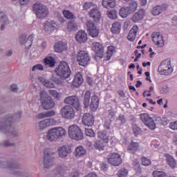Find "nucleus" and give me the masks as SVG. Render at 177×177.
Listing matches in <instances>:
<instances>
[{
    "instance_id": "obj_1",
    "label": "nucleus",
    "mask_w": 177,
    "mask_h": 177,
    "mask_svg": "<svg viewBox=\"0 0 177 177\" xmlns=\"http://www.w3.org/2000/svg\"><path fill=\"white\" fill-rule=\"evenodd\" d=\"M66 133H67V132L63 127H54L47 132L46 139L50 142H56L57 139H60V138L66 136Z\"/></svg>"
},
{
    "instance_id": "obj_63",
    "label": "nucleus",
    "mask_w": 177,
    "mask_h": 177,
    "mask_svg": "<svg viewBox=\"0 0 177 177\" xmlns=\"http://www.w3.org/2000/svg\"><path fill=\"white\" fill-rule=\"evenodd\" d=\"M30 1L31 0H19V3L22 6L28 5V3H30Z\"/></svg>"
},
{
    "instance_id": "obj_50",
    "label": "nucleus",
    "mask_w": 177,
    "mask_h": 177,
    "mask_svg": "<svg viewBox=\"0 0 177 177\" xmlns=\"http://www.w3.org/2000/svg\"><path fill=\"white\" fill-rule=\"evenodd\" d=\"M132 129L135 136H138L141 132L140 127L136 124L133 125Z\"/></svg>"
},
{
    "instance_id": "obj_13",
    "label": "nucleus",
    "mask_w": 177,
    "mask_h": 177,
    "mask_svg": "<svg viewBox=\"0 0 177 177\" xmlns=\"http://www.w3.org/2000/svg\"><path fill=\"white\" fill-rule=\"evenodd\" d=\"M152 41L158 48H162L164 46V37L160 32L152 34Z\"/></svg>"
},
{
    "instance_id": "obj_60",
    "label": "nucleus",
    "mask_w": 177,
    "mask_h": 177,
    "mask_svg": "<svg viewBox=\"0 0 177 177\" xmlns=\"http://www.w3.org/2000/svg\"><path fill=\"white\" fill-rule=\"evenodd\" d=\"M153 120L156 122L155 124H156L157 125L161 124V118H160L159 116H155L153 118Z\"/></svg>"
},
{
    "instance_id": "obj_25",
    "label": "nucleus",
    "mask_w": 177,
    "mask_h": 177,
    "mask_svg": "<svg viewBox=\"0 0 177 177\" xmlns=\"http://www.w3.org/2000/svg\"><path fill=\"white\" fill-rule=\"evenodd\" d=\"M145 9H140L139 11L134 13L131 17V20L133 23H138L140 20L145 18Z\"/></svg>"
},
{
    "instance_id": "obj_36",
    "label": "nucleus",
    "mask_w": 177,
    "mask_h": 177,
    "mask_svg": "<svg viewBox=\"0 0 177 177\" xmlns=\"http://www.w3.org/2000/svg\"><path fill=\"white\" fill-rule=\"evenodd\" d=\"M44 64L48 67H55V64H56V61L52 57H47L44 59Z\"/></svg>"
},
{
    "instance_id": "obj_22",
    "label": "nucleus",
    "mask_w": 177,
    "mask_h": 177,
    "mask_svg": "<svg viewBox=\"0 0 177 177\" xmlns=\"http://www.w3.org/2000/svg\"><path fill=\"white\" fill-rule=\"evenodd\" d=\"M59 156L61 158H66L68 156L69 153H71V148L66 145H63L62 147H59Z\"/></svg>"
},
{
    "instance_id": "obj_46",
    "label": "nucleus",
    "mask_w": 177,
    "mask_h": 177,
    "mask_svg": "<svg viewBox=\"0 0 177 177\" xmlns=\"http://www.w3.org/2000/svg\"><path fill=\"white\" fill-rule=\"evenodd\" d=\"M0 21L4 23V24H8L9 23V20H8V17L5 15V12H0Z\"/></svg>"
},
{
    "instance_id": "obj_10",
    "label": "nucleus",
    "mask_w": 177,
    "mask_h": 177,
    "mask_svg": "<svg viewBox=\"0 0 177 177\" xmlns=\"http://www.w3.org/2000/svg\"><path fill=\"white\" fill-rule=\"evenodd\" d=\"M140 117L142 122H143V124L146 125V127H148L149 129H152V130L156 129V122H154V120L153 119V118L150 117L149 114L141 113L140 115Z\"/></svg>"
},
{
    "instance_id": "obj_17",
    "label": "nucleus",
    "mask_w": 177,
    "mask_h": 177,
    "mask_svg": "<svg viewBox=\"0 0 177 177\" xmlns=\"http://www.w3.org/2000/svg\"><path fill=\"white\" fill-rule=\"evenodd\" d=\"M54 124L55 120L53 119H45L38 122V128L40 131H44V129L52 127Z\"/></svg>"
},
{
    "instance_id": "obj_29",
    "label": "nucleus",
    "mask_w": 177,
    "mask_h": 177,
    "mask_svg": "<svg viewBox=\"0 0 177 177\" xmlns=\"http://www.w3.org/2000/svg\"><path fill=\"white\" fill-rule=\"evenodd\" d=\"M86 154V150L82 146H78L75 149V157H84Z\"/></svg>"
},
{
    "instance_id": "obj_44",
    "label": "nucleus",
    "mask_w": 177,
    "mask_h": 177,
    "mask_svg": "<svg viewBox=\"0 0 177 177\" xmlns=\"http://www.w3.org/2000/svg\"><path fill=\"white\" fill-rule=\"evenodd\" d=\"M167 160L168 165L171 167V168H175V166L176 165V162L175 161V159L169 155L167 156Z\"/></svg>"
},
{
    "instance_id": "obj_55",
    "label": "nucleus",
    "mask_w": 177,
    "mask_h": 177,
    "mask_svg": "<svg viewBox=\"0 0 177 177\" xmlns=\"http://www.w3.org/2000/svg\"><path fill=\"white\" fill-rule=\"evenodd\" d=\"M27 39V35L26 34H23L19 37V44L21 45H24V41H26V39Z\"/></svg>"
},
{
    "instance_id": "obj_3",
    "label": "nucleus",
    "mask_w": 177,
    "mask_h": 177,
    "mask_svg": "<svg viewBox=\"0 0 177 177\" xmlns=\"http://www.w3.org/2000/svg\"><path fill=\"white\" fill-rule=\"evenodd\" d=\"M39 96L41 106L44 110H49L55 107V102L53 101V99L48 95V93L46 91H41Z\"/></svg>"
},
{
    "instance_id": "obj_37",
    "label": "nucleus",
    "mask_w": 177,
    "mask_h": 177,
    "mask_svg": "<svg viewBox=\"0 0 177 177\" xmlns=\"http://www.w3.org/2000/svg\"><path fill=\"white\" fill-rule=\"evenodd\" d=\"M67 30L68 31H77L78 30V26H77L75 22L69 21L67 23Z\"/></svg>"
},
{
    "instance_id": "obj_35",
    "label": "nucleus",
    "mask_w": 177,
    "mask_h": 177,
    "mask_svg": "<svg viewBox=\"0 0 177 177\" xmlns=\"http://www.w3.org/2000/svg\"><path fill=\"white\" fill-rule=\"evenodd\" d=\"M56 114V112L53 110L47 111L46 113H41L38 115V118L42 120L44 118H48V117H53Z\"/></svg>"
},
{
    "instance_id": "obj_9",
    "label": "nucleus",
    "mask_w": 177,
    "mask_h": 177,
    "mask_svg": "<svg viewBox=\"0 0 177 177\" xmlns=\"http://www.w3.org/2000/svg\"><path fill=\"white\" fill-rule=\"evenodd\" d=\"M61 114L63 118L73 120L75 118V111L70 105H66L61 109Z\"/></svg>"
},
{
    "instance_id": "obj_59",
    "label": "nucleus",
    "mask_w": 177,
    "mask_h": 177,
    "mask_svg": "<svg viewBox=\"0 0 177 177\" xmlns=\"http://www.w3.org/2000/svg\"><path fill=\"white\" fill-rule=\"evenodd\" d=\"M169 127L174 131L177 130V121L171 122Z\"/></svg>"
},
{
    "instance_id": "obj_8",
    "label": "nucleus",
    "mask_w": 177,
    "mask_h": 177,
    "mask_svg": "<svg viewBox=\"0 0 177 177\" xmlns=\"http://www.w3.org/2000/svg\"><path fill=\"white\" fill-rule=\"evenodd\" d=\"M32 9L38 19H44V17H46L49 14L48 8L40 3L33 4Z\"/></svg>"
},
{
    "instance_id": "obj_5",
    "label": "nucleus",
    "mask_w": 177,
    "mask_h": 177,
    "mask_svg": "<svg viewBox=\"0 0 177 177\" xmlns=\"http://www.w3.org/2000/svg\"><path fill=\"white\" fill-rule=\"evenodd\" d=\"M76 60L79 66L86 67L91 62V55L88 51L80 50L77 53Z\"/></svg>"
},
{
    "instance_id": "obj_12",
    "label": "nucleus",
    "mask_w": 177,
    "mask_h": 177,
    "mask_svg": "<svg viewBox=\"0 0 177 177\" xmlns=\"http://www.w3.org/2000/svg\"><path fill=\"white\" fill-rule=\"evenodd\" d=\"M68 172V168L64 164L58 165L54 170L53 177H63Z\"/></svg>"
},
{
    "instance_id": "obj_23",
    "label": "nucleus",
    "mask_w": 177,
    "mask_h": 177,
    "mask_svg": "<svg viewBox=\"0 0 177 177\" xmlns=\"http://www.w3.org/2000/svg\"><path fill=\"white\" fill-rule=\"evenodd\" d=\"M55 52L57 53H62L64 50H67V43L59 41L54 45Z\"/></svg>"
},
{
    "instance_id": "obj_31",
    "label": "nucleus",
    "mask_w": 177,
    "mask_h": 177,
    "mask_svg": "<svg viewBox=\"0 0 177 177\" xmlns=\"http://www.w3.org/2000/svg\"><path fill=\"white\" fill-rule=\"evenodd\" d=\"M121 32V22L115 21L112 24L111 32L113 34H120Z\"/></svg>"
},
{
    "instance_id": "obj_27",
    "label": "nucleus",
    "mask_w": 177,
    "mask_h": 177,
    "mask_svg": "<svg viewBox=\"0 0 177 177\" xmlns=\"http://www.w3.org/2000/svg\"><path fill=\"white\" fill-rule=\"evenodd\" d=\"M122 162V159H121V156L117 153H113L111 154V165L114 167H118Z\"/></svg>"
},
{
    "instance_id": "obj_2",
    "label": "nucleus",
    "mask_w": 177,
    "mask_h": 177,
    "mask_svg": "<svg viewBox=\"0 0 177 177\" xmlns=\"http://www.w3.org/2000/svg\"><path fill=\"white\" fill-rule=\"evenodd\" d=\"M55 73L59 78H64V80L70 78V75H71L70 66H68V64L64 61L60 62L58 66L55 68Z\"/></svg>"
},
{
    "instance_id": "obj_32",
    "label": "nucleus",
    "mask_w": 177,
    "mask_h": 177,
    "mask_svg": "<svg viewBox=\"0 0 177 177\" xmlns=\"http://www.w3.org/2000/svg\"><path fill=\"white\" fill-rule=\"evenodd\" d=\"M89 102H91V91H86L84 95L83 104L85 109L89 107Z\"/></svg>"
},
{
    "instance_id": "obj_45",
    "label": "nucleus",
    "mask_w": 177,
    "mask_h": 177,
    "mask_svg": "<svg viewBox=\"0 0 177 177\" xmlns=\"http://www.w3.org/2000/svg\"><path fill=\"white\" fill-rule=\"evenodd\" d=\"M32 38H34V36L31 35L26 39L25 42V46L26 49H29V48H31V45H32Z\"/></svg>"
},
{
    "instance_id": "obj_54",
    "label": "nucleus",
    "mask_w": 177,
    "mask_h": 177,
    "mask_svg": "<svg viewBox=\"0 0 177 177\" xmlns=\"http://www.w3.org/2000/svg\"><path fill=\"white\" fill-rule=\"evenodd\" d=\"M93 6V2H86L84 3L83 8L85 10H88V9H91Z\"/></svg>"
},
{
    "instance_id": "obj_18",
    "label": "nucleus",
    "mask_w": 177,
    "mask_h": 177,
    "mask_svg": "<svg viewBox=\"0 0 177 177\" xmlns=\"http://www.w3.org/2000/svg\"><path fill=\"white\" fill-rule=\"evenodd\" d=\"M92 49L97 57H103V45L99 42L93 43Z\"/></svg>"
},
{
    "instance_id": "obj_14",
    "label": "nucleus",
    "mask_w": 177,
    "mask_h": 177,
    "mask_svg": "<svg viewBox=\"0 0 177 177\" xmlns=\"http://www.w3.org/2000/svg\"><path fill=\"white\" fill-rule=\"evenodd\" d=\"M84 82V77H82V74L81 73L77 72L75 75L74 79L71 82V86L72 88H80L81 85Z\"/></svg>"
},
{
    "instance_id": "obj_39",
    "label": "nucleus",
    "mask_w": 177,
    "mask_h": 177,
    "mask_svg": "<svg viewBox=\"0 0 177 177\" xmlns=\"http://www.w3.org/2000/svg\"><path fill=\"white\" fill-rule=\"evenodd\" d=\"M127 8L130 9L131 13H133V12H136V10L138 9V1L135 0H131L129 6H127Z\"/></svg>"
},
{
    "instance_id": "obj_58",
    "label": "nucleus",
    "mask_w": 177,
    "mask_h": 177,
    "mask_svg": "<svg viewBox=\"0 0 177 177\" xmlns=\"http://www.w3.org/2000/svg\"><path fill=\"white\" fill-rule=\"evenodd\" d=\"M118 121L121 122V124H125L127 122V119H125V115H120L118 118Z\"/></svg>"
},
{
    "instance_id": "obj_21",
    "label": "nucleus",
    "mask_w": 177,
    "mask_h": 177,
    "mask_svg": "<svg viewBox=\"0 0 177 177\" xmlns=\"http://www.w3.org/2000/svg\"><path fill=\"white\" fill-rule=\"evenodd\" d=\"M75 38L79 44H85L88 41V35L84 30H79L75 35Z\"/></svg>"
},
{
    "instance_id": "obj_42",
    "label": "nucleus",
    "mask_w": 177,
    "mask_h": 177,
    "mask_svg": "<svg viewBox=\"0 0 177 177\" xmlns=\"http://www.w3.org/2000/svg\"><path fill=\"white\" fill-rule=\"evenodd\" d=\"M14 120H13V116H8L6 118V124H8V125H6L5 127H3L2 129H9L11 131H13V129L12 128V126L10 125V122H13Z\"/></svg>"
},
{
    "instance_id": "obj_64",
    "label": "nucleus",
    "mask_w": 177,
    "mask_h": 177,
    "mask_svg": "<svg viewBox=\"0 0 177 177\" xmlns=\"http://www.w3.org/2000/svg\"><path fill=\"white\" fill-rule=\"evenodd\" d=\"M10 88L12 92H17L19 91V88H17V85L16 84L11 85Z\"/></svg>"
},
{
    "instance_id": "obj_30",
    "label": "nucleus",
    "mask_w": 177,
    "mask_h": 177,
    "mask_svg": "<svg viewBox=\"0 0 177 177\" xmlns=\"http://www.w3.org/2000/svg\"><path fill=\"white\" fill-rule=\"evenodd\" d=\"M132 12L128 6L122 7L119 11L120 16L123 18L128 17V16H129V15Z\"/></svg>"
},
{
    "instance_id": "obj_56",
    "label": "nucleus",
    "mask_w": 177,
    "mask_h": 177,
    "mask_svg": "<svg viewBox=\"0 0 177 177\" xmlns=\"http://www.w3.org/2000/svg\"><path fill=\"white\" fill-rule=\"evenodd\" d=\"M107 55L106 57L105 60H110L111 59V46H108V50L106 51Z\"/></svg>"
},
{
    "instance_id": "obj_47",
    "label": "nucleus",
    "mask_w": 177,
    "mask_h": 177,
    "mask_svg": "<svg viewBox=\"0 0 177 177\" xmlns=\"http://www.w3.org/2000/svg\"><path fill=\"white\" fill-rule=\"evenodd\" d=\"M118 177H126L128 176V170L125 168H122L118 172Z\"/></svg>"
},
{
    "instance_id": "obj_51",
    "label": "nucleus",
    "mask_w": 177,
    "mask_h": 177,
    "mask_svg": "<svg viewBox=\"0 0 177 177\" xmlns=\"http://www.w3.org/2000/svg\"><path fill=\"white\" fill-rule=\"evenodd\" d=\"M142 164L145 167H147L151 164V160L147 158H142Z\"/></svg>"
},
{
    "instance_id": "obj_20",
    "label": "nucleus",
    "mask_w": 177,
    "mask_h": 177,
    "mask_svg": "<svg viewBox=\"0 0 177 177\" xmlns=\"http://www.w3.org/2000/svg\"><path fill=\"white\" fill-rule=\"evenodd\" d=\"M88 16L94 20L95 23H99L100 19H102V14L97 8L91 9L88 12Z\"/></svg>"
},
{
    "instance_id": "obj_34",
    "label": "nucleus",
    "mask_w": 177,
    "mask_h": 177,
    "mask_svg": "<svg viewBox=\"0 0 177 177\" xmlns=\"http://www.w3.org/2000/svg\"><path fill=\"white\" fill-rule=\"evenodd\" d=\"M97 137L102 140H103L104 143H109V134L107 133L106 131H99L97 133Z\"/></svg>"
},
{
    "instance_id": "obj_28",
    "label": "nucleus",
    "mask_w": 177,
    "mask_h": 177,
    "mask_svg": "<svg viewBox=\"0 0 177 177\" xmlns=\"http://www.w3.org/2000/svg\"><path fill=\"white\" fill-rule=\"evenodd\" d=\"M167 8L165 7V5L163 6H156L153 8V10H151V14L153 16H158V15H160V13H162V12H165Z\"/></svg>"
},
{
    "instance_id": "obj_52",
    "label": "nucleus",
    "mask_w": 177,
    "mask_h": 177,
    "mask_svg": "<svg viewBox=\"0 0 177 177\" xmlns=\"http://www.w3.org/2000/svg\"><path fill=\"white\" fill-rule=\"evenodd\" d=\"M169 92V87H168V86H164L160 89V93H162V95H167Z\"/></svg>"
},
{
    "instance_id": "obj_19",
    "label": "nucleus",
    "mask_w": 177,
    "mask_h": 177,
    "mask_svg": "<svg viewBox=\"0 0 177 177\" xmlns=\"http://www.w3.org/2000/svg\"><path fill=\"white\" fill-rule=\"evenodd\" d=\"M44 31H55V30H57L60 26L57 24V23L55 22L54 21H47L44 24Z\"/></svg>"
},
{
    "instance_id": "obj_15",
    "label": "nucleus",
    "mask_w": 177,
    "mask_h": 177,
    "mask_svg": "<svg viewBox=\"0 0 177 177\" xmlns=\"http://www.w3.org/2000/svg\"><path fill=\"white\" fill-rule=\"evenodd\" d=\"M82 121L86 127H92L95 122V118L93 117V115L86 113L83 115Z\"/></svg>"
},
{
    "instance_id": "obj_43",
    "label": "nucleus",
    "mask_w": 177,
    "mask_h": 177,
    "mask_svg": "<svg viewBox=\"0 0 177 177\" xmlns=\"http://www.w3.org/2000/svg\"><path fill=\"white\" fill-rule=\"evenodd\" d=\"M153 177H167V173L162 171L155 170L152 172Z\"/></svg>"
},
{
    "instance_id": "obj_53",
    "label": "nucleus",
    "mask_w": 177,
    "mask_h": 177,
    "mask_svg": "<svg viewBox=\"0 0 177 177\" xmlns=\"http://www.w3.org/2000/svg\"><path fill=\"white\" fill-rule=\"evenodd\" d=\"M36 70H39V71H44V66L42 64H36L32 68V71H35Z\"/></svg>"
},
{
    "instance_id": "obj_24",
    "label": "nucleus",
    "mask_w": 177,
    "mask_h": 177,
    "mask_svg": "<svg viewBox=\"0 0 177 177\" xmlns=\"http://www.w3.org/2000/svg\"><path fill=\"white\" fill-rule=\"evenodd\" d=\"M138 31H139V27L137 26H133L132 28L129 30L127 39L131 42H133L136 39V35L138 34Z\"/></svg>"
},
{
    "instance_id": "obj_6",
    "label": "nucleus",
    "mask_w": 177,
    "mask_h": 177,
    "mask_svg": "<svg viewBox=\"0 0 177 177\" xmlns=\"http://www.w3.org/2000/svg\"><path fill=\"white\" fill-rule=\"evenodd\" d=\"M64 102L66 104H68L69 106H72V107H74V109L79 113V114H81L82 113V107L81 106V104L80 103V99H78V97L77 95H70L64 100Z\"/></svg>"
},
{
    "instance_id": "obj_57",
    "label": "nucleus",
    "mask_w": 177,
    "mask_h": 177,
    "mask_svg": "<svg viewBox=\"0 0 177 177\" xmlns=\"http://www.w3.org/2000/svg\"><path fill=\"white\" fill-rule=\"evenodd\" d=\"M118 15V10L114 9L111 10V19H117V16Z\"/></svg>"
},
{
    "instance_id": "obj_40",
    "label": "nucleus",
    "mask_w": 177,
    "mask_h": 177,
    "mask_svg": "<svg viewBox=\"0 0 177 177\" xmlns=\"http://www.w3.org/2000/svg\"><path fill=\"white\" fill-rule=\"evenodd\" d=\"M62 14L64 15V17L68 20H73L75 19V15H74V14L70 10H65L62 12Z\"/></svg>"
},
{
    "instance_id": "obj_7",
    "label": "nucleus",
    "mask_w": 177,
    "mask_h": 177,
    "mask_svg": "<svg viewBox=\"0 0 177 177\" xmlns=\"http://www.w3.org/2000/svg\"><path fill=\"white\" fill-rule=\"evenodd\" d=\"M158 71L162 75H169V74H172L174 68L171 66V59H167L162 61L158 66Z\"/></svg>"
},
{
    "instance_id": "obj_16",
    "label": "nucleus",
    "mask_w": 177,
    "mask_h": 177,
    "mask_svg": "<svg viewBox=\"0 0 177 177\" xmlns=\"http://www.w3.org/2000/svg\"><path fill=\"white\" fill-rule=\"evenodd\" d=\"M53 164V159L50 157L49 149L44 150V168H50Z\"/></svg>"
},
{
    "instance_id": "obj_33",
    "label": "nucleus",
    "mask_w": 177,
    "mask_h": 177,
    "mask_svg": "<svg viewBox=\"0 0 177 177\" xmlns=\"http://www.w3.org/2000/svg\"><path fill=\"white\" fill-rule=\"evenodd\" d=\"M139 149V143L131 141L130 145L128 146L127 150L129 153L135 154V152Z\"/></svg>"
},
{
    "instance_id": "obj_38",
    "label": "nucleus",
    "mask_w": 177,
    "mask_h": 177,
    "mask_svg": "<svg viewBox=\"0 0 177 177\" xmlns=\"http://www.w3.org/2000/svg\"><path fill=\"white\" fill-rule=\"evenodd\" d=\"M41 82L46 86V88H56V86L55 84L52 83L50 81L48 80L44 79V77L39 78Z\"/></svg>"
},
{
    "instance_id": "obj_26",
    "label": "nucleus",
    "mask_w": 177,
    "mask_h": 177,
    "mask_svg": "<svg viewBox=\"0 0 177 177\" xmlns=\"http://www.w3.org/2000/svg\"><path fill=\"white\" fill-rule=\"evenodd\" d=\"M90 110L92 111H96L99 107V97L96 95H93L91 97V103L88 104Z\"/></svg>"
},
{
    "instance_id": "obj_49",
    "label": "nucleus",
    "mask_w": 177,
    "mask_h": 177,
    "mask_svg": "<svg viewBox=\"0 0 177 177\" xmlns=\"http://www.w3.org/2000/svg\"><path fill=\"white\" fill-rule=\"evenodd\" d=\"M85 133L86 136H89L90 138H95V133L92 129H85Z\"/></svg>"
},
{
    "instance_id": "obj_41",
    "label": "nucleus",
    "mask_w": 177,
    "mask_h": 177,
    "mask_svg": "<svg viewBox=\"0 0 177 177\" xmlns=\"http://www.w3.org/2000/svg\"><path fill=\"white\" fill-rule=\"evenodd\" d=\"M49 95H50L55 100H60L62 98V94L57 92L56 90H50L48 91Z\"/></svg>"
},
{
    "instance_id": "obj_11",
    "label": "nucleus",
    "mask_w": 177,
    "mask_h": 177,
    "mask_svg": "<svg viewBox=\"0 0 177 177\" xmlns=\"http://www.w3.org/2000/svg\"><path fill=\"white\" fill-rule=\"evenodd\" d=\"M86 26L87 27V31L90 37H92V38H96V37L99 35L100 30L97 28V26L95 25V23H93V21H87Z\"/></svg>"
},
{
    "instance_id": "obj_48",
    "label": "nucleus",
    "mask_w": 177,
    "mask_h": 177,
    "mask_svg": "<svg viewBox=\"0 0 177 177\" xmlns=\"http://www.w3.org/2000/svg\"><path fill=\"white\" fill-rule=\"evenodd\" d=\"M102 6H104L106 9L111 8V0H102Z\"/></svg>"
},
{
    "instance_id": "obj_4",
    "label": "nucleus",
    "mask_w": 177,
    "mask_h": 177,
    "mask_svg": "<svg viewBox=\"0 0 177 177\" xmlns=\"http://www.w3.org/2000/svg\"><path fill=\"white\" fill-rule=\"evenodd\" d=\"M68 133L71 139L74 140H82L84 139V133L77 124H73L68 128Z\"/></svg>"
},
{
    "instance_id": "obj_62",
    "label": "nucleus",
    "mask_w": 177,
    "mask_h": 177,
    "mask_svg": "<svg viewBox=\"0 0 177 177\" xmlns=\"http://www.w3.org/2000/svg\"><path fill=\"white\" fill-rule=\"evenodd\" d=\"M80 176V172H78V170L74 169L73 173L71 174V177H79Z\"/></svg>"
},
{
    "instance_id": "obj_61",
    "label": "nucleus",
    "mask_w": 177,
    "mask_h": 177,
    "mask_svg": "<svg viewBox=\"0 0 177 177\" xmlns=\"http://www.w3.org/2000/svg\"><path fill=\"white\" fill-rule=\"evenodd\" d=\"M168 122H169V121L168 120V119H167V118H161V123H160L161 125H164V126L167 125Z\"/></svg>"
}]
</instances>
